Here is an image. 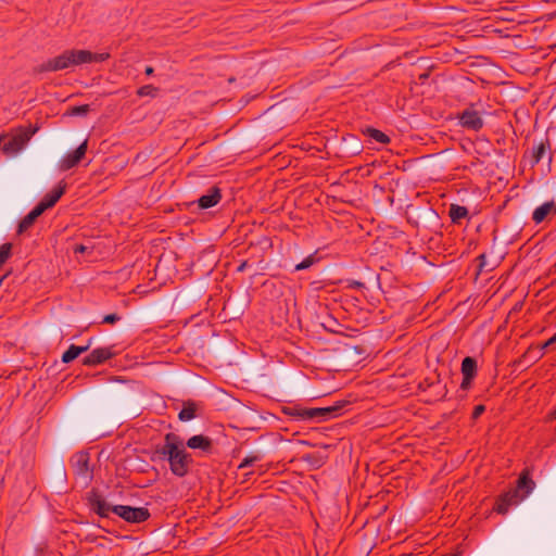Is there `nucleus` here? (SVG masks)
<instances>
[{
  "mask_svg": "<svg viewBox=\"0 0 556 556\" xmlns=\"http://www.w3.org/2000/svg\"><path fill=\"white\" fill-rule=\"evenodd\" d=\"M462 375L463 381L460 383V389L463 391H467L471 388L472 381L477 376L478 365L477 361L471 356H466L462 362Z\"/></svg>",
  "mask_w": 556,
  "mask_h": 556,
  "instance_id": "nucleus-7",
  "label": "nucleus"
},
{
  "mask_svg": "<svg viewBox=\"0 0 556 556\" xmlns=\"http://www.w3.org/2000/svg\"><path fill=\"white\" fill-rule=\"evenodd\" d=\"M87 501L90 509L101 518H109L110 514H114V508L117 507V505H111L106 502L102 494L96 489L88 492Z\"/></svg>",
  "mask_w": 556,
  "mask_h": 556,
  "instance_id": "nucleus-5",
  "label": "nucleus"
},
{
  "mask_svg": "<svg viewBox=\"0 0 556 556\" xmlns=\"http://www.w3.org/2000/svg\"><path fill=\"white\" fill-rule=\"evenodd\" d=\"M305 414H306V416H308V420H311V419L329 420L331 418H334L333 409H331L330 406L308 408Z\"/></svg>",
  "mask_w": 556,
  "mask_h": 556,
  "instance_id": "nucleus-18",
  "label": "nucleus"
},
{
  "mask_svg": "<svg viewBox=\"0 0 556 556\" xmlns=\"http://www.w3.org/2000/svg\"><path fill=\"white\" fill-rule=\"evenodd\" d=\"M556 214V202L548 201L538 206L532 213V219L535 224H541L548 216Z\"/></svg>",
  "mask_w": 556,
  "mask_h": 556,
  "instance_id": "nucleus-15",
  "label": "nucleus"
},
{
  "mask_svg": "<svg viewBox=\"0 0 556 556\" xmlns=\"http://www.w3.org/2000/svg\"><path fill=\"white\" fill-rule=\"evenodd\" d=\"M198 405L193 401L184 403L182 409L179 412L178 418L180 421H189L197 416Z\"/></svg>",
  "mask_w": 556,
  "mask_h": 556,
  "instance_id": "nucleus-21",
  "label": "nucleus"
},
{
  "mask_svg": "<svg viewBox=\"0 0 556 556\" xmlns=\"http://www.w3.org/2000/svg\"><path fill=\"white\" fill-rule=\"evenodd\" d=\"M12 254V244L4 243L0 247V268L10 258Z\"/></svg>",
  "mask_w": 556,
  "mask_h": 556,
  "instance_id": "nucleus-25",
  "label": "nucleus"
},
{
  "mask_svg": "<svg viewBox=\"0 0 556 556\" xmlns=\"http://www.w3.org/2000/svg\"><path fill=\"white\" fill-rule=\"evenodd\" d=\"M114 514L129 523H142L147 521L151 514L146 507H132L128 505H117Z\"/></svg>",
  "mask_w": 556,
  "mask_h": 556,
  "instance_id": "nucleus-3",
  "label": "nucleus"
},
{
  "mask_svg": "<svg viewBox=\"0 0 556 556\" xmlns=\"http://www.w3.org/2000/svg\"><path fill=\"white\" fill-rule=\"evenodd\" d=\"M315 262L314 254L308 255L306 258H304L301 263L295 265V270H304L309 268Z\"/></svg>",
  "mask_w": 556,
  "mask_h": 556,
  "instance_id": "nucleus-28",
  "label": "nucleus"
},
{
  "mask_svg": "<svg viewBox=\"0 0 556 556\" xmlns=\"http://www.w3.org/2000/svg\"><path fill=\"white\" fill-rule=\"evenodd\" d=\"M551 419H556V409L549 414Z\"/></svg>",
  "mask_w": 556,
  "mask_h": 556,
  "instance_id": "nucleus-40",
  "label": "nucleus"
},
{
  "mask_svg": "<svg viewBox=\"0 0 556 556\" xmlns=\"http://www.w3.org/2000/svg\"><path fill=\"white\" fill-rule=\"evenodd\" d=\"M364 134L367 135L368 137H370L371 139H374L375 141L379 142V143L386 144V143L390 142L389 136L386 135L384 132H382L379 129H376V128H372V127H368V128H366Z\"/></svg>",
  "mask_w": 556,
  "mask_h": 556,
  "instance_id": "nucleus-24",
  "label": "nucleus"
},
{
  "mask_svg": "<svg viewBox=\"0 0 556 556\" xmlns=\"http://www.w3.org/2000/svg\"><path fill=\"white\" fill-rule=\"evenodd\" d=\"M90 344L85 346H77L75 344H71L70 348L63 353L62 362L68 364L76 359L81 353H85L89 350Z\"/></svg>",
  "mask_w": 556,
  "mask_h": 556,
  "instance_id": "nucleus-20",
  "label": "nucleus"
},
{
  "mask_svg": "<svg viewBox=\"0 0 556 556\" xmlns=\"http://www.w3.org/2000/svg\"><path fill=\"white\" fill-rule=\"evenodd\" d=\"M348 288L351 289H364L365 283L358 280H348Z\"/></svg>",
  "mask_w": 556,
  "mask_h": 556,
  "instance_id": "nucleus-34",
  "label": "nucleus"
},
{
  "mask_svg": "<svg viewBox=\"0 0 556 556\" xmlns=\"http://www.w3.org/2000/svg\"><path fill=\"white\" fill-rule=\"evenodd\" d=\"M119 320H121V316H119V315H117V314H115V313H113V314H108V315H105V316L103 317L102 323H103V324H115V323H117V321H119Z\"/></svg>",
  "mask_w": 556,
  "mask_h": 556,
  "instance_id": "nucleus-32",
  "label": "nucleus"
},
{
  "mask_svg": "<svg viewBox=\"0 0 556 556\" xmlns=\"http://www.w3.org/2000/svg\"><path fill=\"white\" fill-rule=\"evenodd\" d=\"M115 353L112 348H98L92 350L87 356L84 357L83 364L85 366H97L105 363L112 358Z\"/></svg>",
  "mask_w": 556,
  "mask_h": 556,
  "instance_id": "nucleus-10",
  "label": "nucleus"
},
{
  "mask_svg": "<svg viewBox=\"0 0 556 556\" xmlns=\"http://www.w3.org/2000/svg\"><path fill=\"white\" fill-rule=\"evenodd\" d=\"M249 266L248 261H243L237 268V271L241 273Z\"/></svg>",
  "mask_w": 556,
  "mask_h": 556,
  "instance_id": "nucleus-37",
  "label": "nucleus"
},
{
  "mask_svg": "<svg viewBox=\"0 0 556 556\" xmlns=\"http://www.w3.org/2000/svg\"><path fill=\"white\" fill-rule=\"evenodd\" d=\"M89 250H90V248L87 245H84V244H76L74 247V253H76V254H78V253L83 254Z\"/></svg>",
  "mask_w": 556,
  "mask_h": 556,
  "instance_id": "nucleus-36",
  "label": "nucleus"
},
{
  "mask_svg": "<svg viewBox=\"0 0 556 556\" xmlns=\"http://www.w3.org/2000/svg\"><path fill=\"white\" fill-rule=\"evenodd\" d=\"M222 200V190L217 186L210 188L208 193L200 197L197 201V205L200 210H207L219 203ZM195 202H191L190 205H194Z\"/></svg>",
  "mask_w": 556,
  "mask_h": 556,
  "instance_id": "nucleus-13",
  "label": "nucleus"
},
{
  "mask_svg": "<svg viewBox=\"0 0 556 556\" xmlns=\"http://www.w3.org/2000/svg\"><path fill=\"white\" fill-rule=\"evenodd\" d=\"M110 54L93 53L88 50H66L60 55L49 59L47 62L39 65L36 71L39 73L43 72H56L66 70L74 65H81L86 63H99L108 60Z\"/></svg>",
  "mask_w": 556,
  "mask_h": 556,
  "instance_id": "nucleus-2",
  "label": "nucleus"
},
{
  "mask_svg": "<svg viewBox=\"0 0 556 556\" xmlns=\"http://www.w3.org/2000/svg\"><path fill=\"white\" fill-rule=\"evenodd\" d=\"M478 261V271H477V275L481 274L484 269H486L488 267V263H486V256L485 254H480L477 258Z\"/></svg>",
  "mask_w": 556,
  "mask_h": 556,
  "instance_id": "nucleus-31",
  "label": "nucleus"
},
{
  "mask_svg": "<svg viewBox=\"0 0 556 556\" xmlns=\"http://www.w3.org/2000/svg\"><path fill=\"white\" fill-rule=\"evenodd\" d=\"M186 445L192 450H201L205 453H210L213 448V441L203 434H197L189 438Z\"/></svg>",
  "mask_w": 556,
  "mask_h": 556,
  "instance_id": "nucleus-17",
  "label": "nucleus"
},
{
  "mask_svg": "<svg viewBox=\"0 0 556 556\" xmlns=\"http://www.w3.org/2000/svg\"><path fill=\"white\" fill-rule=\"evenodd\" d=\"M26 140L27 138L23 135H17L13 137H2L0 148L4 154L13 155L23 149Z\"/></svg>",
  "mask_w": 556,
  "mask_h": 556,
  "instance_id": "nucleus-12",
  "label": "nucleus"
},
{
  "mask_svg": "<svg viewBox=\"0 0 556 556\" xmlns=\"http://www.w3.org/2000/svg\"><path fill=\"white\" fill-rule=\"evenodd\" d=\"M468 210L458 204H451L448 215L454 224H460V220L468 216Z\"/></svg>",
  "mask_w": 556,
  "mask_h": 556,
  "instance_id": "nucleus-23",
  "label": "nucleus"
},
{
  "mask_svg": "<svg viewBox=\"0 0 556 556\" xmlns=\"http://www.w3.org/2000/svg\"><path fill=\"white\" fill-rule=\"evenodd\" d=\"M534 486H535V483L531 479L529 471L523 470L520 473V476L517 480V485L514 490L517 491V493L520 494L525 500L533 491Z\"/></svg>",
  "mask_w": 556,
  "mask_h": 556,
  "instance_id": "nucleus-16",
  "label": "nucleus"
},
{
  "mask_svg": "<svg viewBox=\"0 0 556 556\" xmlns=\"http://www.w3.org/2000/svg\"><path fill=\"white\" fill-rule=\"evenodd\" d=\"M90 111V106L88 104L73 106L71 109L70 114L74 116H84Z\"/></svg>",
  "mask_w": 556,
  "mask_h": 556,
  "instance_id": "nucleus-29",
  "label": "nucleus"
},
{
  "mask_svg": "<svg viewBox=\"0 0 556 556\" xmlns=\"http://www.w3.org/2000/svg\"><path fill=\"white\" fill-rule=\"evenodd\" d=\"M87 148H88V140L86 139L83 143L79 144V147L75 151L67 153L60 161V168L62 170H68L71 168L75 167L85 156Z\"/></svg>",
  "mask_w": 556,
  "mask_h": 556,
  "instance_id": "nucleus-9",
  "label": "nucleus"
},
{
  "mask_svg": "<svg viewBox=\"0 0 556 556\" xmlns=\"http://www.w3.org/2000/svg\"><path fill=\"white\" fill-rule=\"evenodd\" d=\"M522 500L523 497L520 494H518L517 491H515L514 489L509 490L497 498L495 510L498 514L505 515L510 506L517 505Z\"/></svg>",
  "mask_w": 556,
  "mask_h": 556,
  "instance_id": "nucleus-11",
  "label": "nucleus"
},
{
  "mask_svg": "<svg viewBox=\"0 0 556 556\" xmlns=\"http://www.w3.org/2000/svg\"><path fill=\"white\" fill-rule=\"evenodd\" d=\"M74 472L76 476L83 478L85 482H88L92 478L91 470L89 468V454L85 452L76 453L72 458Z\"/></svg>",
  "mask_w": 556,
  "mask_h": 556,
  "instance_id": "nucleus-8",
  "label": "nucleus"
},
{
  "mask_svg": "<svg viewBox=\"0 0 556 556\" xmlns=\"http://www.w3.org/2000/svg\"><path fill=\"white\" fill-rule=\"evenodd\" d=\"M65 185L59 184L51 192L47 193L43 199L36 205L41 213L46 210L51 208L60 200L65 192Z\"/></svg>",
  "mask_w": 556,
  "mask_h": 556,
  "instance_id": "nucleus-14",
  "label": "nucleus"
},
{
  "mask_svg": "<svg viewBox=\"0 0 556 556\" xmlns=\"http://www.w3.org/2000/svg\"><path fill=\"white\" fill-rule=\"evenodd\" d=\"M153 72H154L153 67H151V66H147V67H146L144 73H146L148 76L152 75V74H153Z\"/></svg>",
  "mask_w": 556,
  "mask_h": 556,
  "instance_id": "nucleus-39",
  "label": "nucleus"
},
{
  "mask_svg": "<svg viewBox=\"0 0 556 556\" xmlns=\"http://www.w3.org/2000/svg\"><path fill=\"white\" fill-rule=\"evenodd\" d=\"M42 213L39 211L37 206H35L18 224V233L25 232L27 229H29L36 219L41 215Z\"/></svg>",
  "mask_w": 556,
  "mask_h": 556,
  "instance_id": "nucleus-19",
  "label": "nucleus"
},
{
  "mask_svg": "<svg viewBox=\"0 0 556 556\" xmlns=\"http://www.w3.org/2000/svg\"><path fill=\"white\" fill-rule=\"evenodd\" d=\"M350 404V401L348 400H339L334 402L333 405H331V409H333L334 417L340 416L343 412V409Z\"/></svg>",
  "mask_w": 556,
  "mask_h": 556,
  "instance_id": "nucleus-27",
  "label": "nucleus"
},
{
  "mask_svg": "<svg viewBox=\"0 0 556 556\" xmlns=\"http://www.w3.org/2000/svg\"><path fill=\"white\" fill-rule=\"evenodd\" d=\"M555 342H556V333L540 346L539 352H542L543 350H545L549 345L554 344Z\"/></svg>",
  "mask_w": 556,
  "mask_h": 556,
  "instance_id": "nucleus-35",
  "label": "nucleus"
},
{
  "mask_svg": "<svg viewBox=\"0 0 556 556\" xmlns=\"http://www.w3.org/2000/svg\"><path fill=\"white\" fill-rule=\"evenodd\" d=\"M261 460V456L260 455H251V456H247L242 462L241 464L239 465V468L242 469V468H247L249 466H252L254 463Z\"/></svg>",
  "mask_w": 556,
  "mask_h": 556,
  "instance_id": "nucleus-30",
  "label": "nucleus"
},
{
  "mask_svg": "<svg viewBox=\"0 0 556 556\" xmlns=\"http://www.w3.org/2000/svg\"><path fill=\"white\" fill-rule=\"evenodd\" d=\"M530 354H531V351H530V350H529V351H527V352L521 356V358L519 359V362H518V363H520V364H521V363H525V362L527 361V358H528V357H530Z\"/></svg>",
  "mask_w": 556,
  "mask_h": 556,
  "instance_id": "nucleus-38",
  "label": "nucleus"
},
{
  "mask_svg": "<svg viewBox=\"0 0 556 556\" xmlns=\"http://www.w3.org/2000/svg\"><path fill=\"white\" fill-rule=\"evenodd\" d=\"M485 412L484 405H477L472 412V419H478Z\"/></svg>",
  "mask_w": 556,
  "mask_h": 556,
  "instance_id": "nucleus-33",
  "label": "nucleus"
},
{
  "mask_svg": "<svg viewBox=\"0 0 556 556\" xmlns=\"http://www.w3.org/2000/svg\"><path fill=\"white\" fill-rule=\"evenodd\" d=\"M156 92H157V89L155 87H153L152 85H144L137 90V94L139 97H147V96L155 97Z\"/></svg>",
  "mask_w": 556,
  "mask_h": 556,
  "instance_id": "nucleus-26",
  "label": "nucleus"
},
{
  "mask_svg": "<svg viewBox=\"0 0 556 556\" xmlns=\"http://www.w3.org/2000/svg\"><path fill=\"white\" fill-rule=\"evenodd\" d=\"M155 455L160 459L167 460L170 472L179 478L188 475L193 463L192 456L186 451L181 438L173 432L165 434L164 443L155 448Z\"/></svg>",
  "mask_w": 556,
  "mask_h": 556,
  "instance_id": "nucleus-1",
  "label": "nucleus"
},
{
  "mask_svg": "<svg viewBox=\"0 0 556 556\" xmlns=\"http://www.w3.org/2000/svg\"><path fill=\"white\" fill-rule=\"evenodd\" d=\"M308 408L301 407L299 405L293 406H285L282 407V413L288 415L296 420H308V416H306V412Z\"/></svg>",
  "mask_w": 556,
  "mask_h": 556,
  "instance_id": "nucleus-22",
  "label": "nucleus"
},
{
  "mask_svg": "<svg viewBox=\"0 0 556 556\" xmlns=\"http://www.w3.org/2000/svg\"><path fill=\"white\" fill-rule=\"evenodd\" d=\"M552 157H553V152H552L551 140L548 138V131H547L545 137L541 138L540 140H535L533 142V147L531 149V154H530V164L533 167L545 159H547L548 163H551Z\"/></svg>",
  "mask_w": 556,
  "mask_h": 556,
  "instance_id": "nucleus-6",
  "label": "nucleus"
},
{
  "mask_svg": "<svg viewBox=\"0 0 556 556\" xmlns=\"http://www.w3.org/2000/svg\"><path fill=\"white\" fill-rule=\"evenodd\" d=\"M457 118L459 125L468 130L479 131L484 126L482 113L477 111L472 104L458 113Z\"/></svg>",
  "mask_w": 556,
  "mask_h": 556,
  "instance_id": "nucleus-4",
  "label": "nucleus"
}]
</instances>
